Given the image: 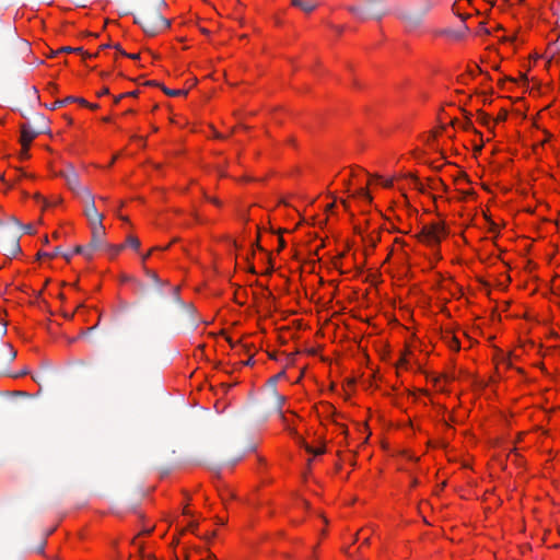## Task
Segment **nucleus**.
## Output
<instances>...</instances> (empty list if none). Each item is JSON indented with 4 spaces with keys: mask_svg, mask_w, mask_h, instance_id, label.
<instances>
[{
    "mask_svg": "<svg viewBox=\"0 0 560 560\" xmlns=\"http://www.w3.org/2000/svg\"><path fill=\"white\" fill-rule=\"evenodd\" d=\"M147 275L151 278V280H152L154 283H156V284H160V283H161L160 279H159V277H158V275H156L155 272L148 270V271H147Z\"/></svg>",
    "mask_w": 560,
    "mask_h": 560,
    "instance_id": "obj_23",
    "label": "nucleus"
},
{
    "mask_svg": "<svg viewBox=\"0 0 560 560\" xmlns=\"http://www.w3.org/2000/svg\"><path fill=\"white\" fill-rule=\"evenodd\" d=\"M120 219H121L122 221H128V218H127V217H122V215H120Z\"/></svg>",
    "mask_w": 560,
    "mask_h": 560,
    "instance_id": "obj_60",
    "label": "nucleus"
},
{
    "mask_svg": "<svg viewBox=\"0 0 560 560\" xmlns=\"http://www.w3.org/2000/svg\"><path fill=\"white\" fill-rule=\"evenodd\" d=\"M257 240H259V237ZM255 245L257 246L258 249L264 250V248L259 245V241H256Z\"/></svg>",
    "mask_w": 560,
    "mask_h": 560,
    "instance_id": "obj_47",
    "label": "nucleus"
},
{
    "mask_svg": "<svg viewBox=\"0 0 560 560\" xmlns=\"http://www.w3.org/2000/svg\"><path fill=\"white\" fill-rule=\"evenodd\" d=\"M172 290H173L174 299H175L176 301H179V296H178V287H173V288H172Z\"/></svg>",
    "mask_w": 560,
    "mask_h": 560,
    "instance_id": "obj_34",
    "label": "nucleus"
},
{
    "mask_svg": "<svg viewBox=\"0 0 560 560\" xmlns=\"http://www.w3.org/2000/svg\"><path fill=\"white\" fill-rule=\"evenodd\" d=\"M95 328H96V325L88 328L85 332L86 334L92 332Z\"/></svg>",
    "mask_w": 560,
    "mask_h": 560,
    "instance_id": "obj_46",
    "label": "nucleus"
},
{
    "mask_svg": "<svg viewBox=\"0 0 560 560\" xmlns=\"http://www.w3.org/2000/svg\"><path fill=\"white\" fill-rule=\"evenodd\" d=\"M438 185H443L442 180L441 179H435V180H432V186L431 188L432 189H436L438 188Z\"/></svg>",
    "mask_w": 560,
    "mask_h": 560,
    "instance_id": "obj_32",
    "label": "nucleus"
},
{
    "mask_svg": "<svg viewBox=\"0 0 560 560\" xmlns=\"http://www.w3.org/2000/svg\"><path fill=\"white\" fill-rule=\"evenodd\" d=\"M184 514H185V515H188V514H189V511L185 509V510H184Z\"/></svg>",
    "mask_w": 560,
    "mask_h": 560,
    "instance_id": "obj_64",
    "label": "nucleus"
},
{
    "mask_svg": "<svg viewBox=\"0 0 560 560\" xmlns=\"http://www.w3.org/2000/svg\"><path fill=\"white\" fill-rule=\"evenodd\" d=\"M124 97H126V96L124 95V93H122V94H120L119 96H117V97L115 98V103H118V102H119L121 98H124Z\"/></svg>",
    "mask_w": 560,
    "mask_h": 560,
    "instance_id": "obj_44",
    "label": "nucleus"
},
{
    "mask_svg": "<svg viewBox=\"0 0 560 560\" xmlns=\"http://www.w3.org/2000/svg\"><path fill=\"white\" fill-rule=\"evenodd\" d=\"M107 47H112V45H109V44H104V45H102L100 48H101V49H105V48H107Z\"/></svg>",
    "mask_w": 560,
    "mask_h": 560,
    "instance_id": "obj_49",
    "label": "nucleus"
},
{
    "mask_svg": "<svg viewBox=\"0 0 560 560\" xmlns=\"http://www.w3.org/2000/svg\"><path fill=\"white\" fill-rule=\"evenodd\" d=\"M522 79H523L524 81H527V80H528V79H527V77H526L525 74H524V75H522Z\"/></svg>",
    "mask_w": 560,
    "mask_h": 560,
    "instance_id": "obj_63",
    "label": "nucleus"
},
{
    "mask_svg": "<svg viewBox=\"0 0 560 560\" xmlns=\"http://www.w3.org/2000/svg\"><path fill=\"white\" fill-rule=\"evenodd\" d=\"M370 542V538H365L363 545H368Z\"/></svg>",
    "mask_w": 560,
    "mask_h": 560,
    "instance_id": "obj_59",
    "label": "nucleus"
},
{
    "mask_svg": "<svg viewBox=\"0 0 560 560\" xmlns=\"http://www.w3.org/2000/svg\"><path fill=\"white\" fill-rule=\"evenodd\" d=\"M147 84H149V85H158V83H155L153 81L152 82H148Z\"/></svg>",
    "mask_w": 560,
    "mask_h": 560,
    "instance_id": "obj_61",
    "label": "nucleus"
},
{
    "mask_svg": "<svg viewBox=\"0 0 560 560\" xmlns=\"http://www.w3.org/2000/svg\"><path fill=\"white\" fill-rule=\"evenodd\" d=\"M126 244L129 245L130 247H132L136 250H138L139 247H140V241L138 240V237H136L133 235H129L127 237Z\"/></svg>",
    "mask_w": 560,
    "mask_h": 560,
    "instance_id": "obj_16",
    "label": "nucleus"
},
{
    "mask_svg": "<svg viewBox=\"0 0 560 560\" xmlns=\"http://www.w3.org/2000/svg\"><path fill=\"white\" fill-rule=\"evenodd\" d=\"M208 200L217 206H220L221 202L217 199V198H211V197H208Z\"/></svg>",
    "mask_w": 560,
    "mask_h": 560,
    "instance_id": "obj_39",
    "label": "nucleus"
},
{
    "mask_svg": "<svg viewBox=\"0 0 560 560\" xmlns=\"http://www.w3.org/2000/svg\"><path fill=\"white\" fill-rule=\"evenodd\" d=\"M556 25H557V27H559V28H560V15H559V16H558V19H557Z\"/></svg>",
    "mask_w": 560,
    "mask_h": 560,
    "instance_id": "obj_51",
    "label": "nucleus"
},
{
    "mask_svg": "<svg viewBox=\"0 0 560 560\" xmlns=\"http://www.w3.org/2000/svg\"><path fill=\"white\" fill-rule=\"evenodd\" d=\"M20 154H21L22 159H27L28 158V149L24 150V147L22 145Z\"/></svg>",
    "mask_w": 560,
    "mask_h": 560,
    "instance_id": "obj_30",
    "label": "nucleus"
},
{
    "mask_svg": "<svg viewBox=\"0 0 560 560\" xmlns=\"http://www.w3.org/2000/svg\"><path fill=\"white\" fill-rule=\"evenodd\" d=\"M91 241L86 246H75V253L83 255L86 259H92L96 250L103 249V247H105V229L98 228L95 230H91Z\"/></svg>",
    "mask_w": 560,
    "mask_h": 560,
    "instance_id": "obj_4",
    "label": "nucleus"
},
{
    "mask_svg": "<svg viewBox=\"0 0 560 560\" xmlns=\"http://www.w3.org/2000/svg\"><path fill=\"white\" fill-rule=\"evenodd\" d=\"M470 126H471V122H470V121H468V122L464 126V128H465V129H469V128H470Z\"/></svg>",
    "mask_w": 560,
    "mask_h": 560,
    "instance_id": "obj_52",
    "label": "nucleus"
},
{
    "mask_svg": "<svg viewBox=\"0 0 560 560\" xmlns=\"http://www.w3.org/2000/svg\"><path fill=\"white\" fill-rule=\"evenodd\" d=\"M353 85H354L355 88H360V86H361V85H360V83H359V81H357V80H354V81H353Z\"/></svg>",
    "mask_w": 560,
    "mask_h": 560,
    "instance_id": "obj_50",
    "label": "nucleus"
},
{
    "mask_svg": "<svg viewBox=\"0 0 560 560\" xmlns=\"http://www.w3.org/2000/svg\"><path fill=\"white\" fill-rule=\"evenodd\" d=\"M84 215L88 218L91 230L95 229H105L103 225L104 215L97 211L95 207V202L91 205H85L84 207Z\"/></svg>",
    "mask_w": 560,
    "mask_h": 560,
    "instance_id": "obj_6",
    "label": "nucleus"
},
{
    "mask_svg": "<svg viewBox=\"0 0 560 560\" xmlns=\"http://www.w3.org/2000/svg\"><path fill=\"white\" fill-rule=\"evenodd\" d=\"M341 203L343 205V207L347 209L348 208V202L346 200H341Z\"/></svg>",
    "mask_w": 560,
    "mask_h": 560,
    "instance_id": "obj_56",
    "label": "nucleus"
},
{
    "mask_svg": "<svg viewBox=\"0 0 560 560\" xmlns=\"http://www.w3.org/2000/svg\"><path fill=\"white\" fill-rule=\"evenodd\" d=\"M284 375V371L280 372L278 375L271 378V383L275 386L276 382Z\"/></svg>",
    "mask_w": 560,
    "mask_h": 560,
    "instance_id": "obj_31",
    "label": "nucleus"
},
{
    "mask_svg": "<svg viewBox=\"0 0 560 560\" xmlns=\"http://www.w3.org/2000/svg\"><path fill=\"white\" fill-rule=\"evenodd\" d=\"M73 102H77L79 103L80 105H88V102L84 100V98H81V97H74V96H68L63 100H58V101H55L54 103H51L50 105H48L47 107L51 110L56 109V108H59V107H62L65 105H69V103H73Z\"/></svg>",
    "mask_w": 560,
    "mask_h": 560,
    "instance_id": "obj_8",
    "label": "nucleus"
},
{
    "mask_svg": "<svg viewBox=\"0 0 560 560\" xmlns=\"http://www.w3.org/2000/svg\"><path fill=\"white\" fill-rule=\"evenodd\" d=\"M12 220L15 222V224H18L21 228L22 223L19 220H16L15 218H13Z\"/></svg>",
    "mask_w": 560,
    "mask_h": 560,
    "instance_id": "obj_55",
    "label": "nucleus"
},
{
    "mask_svg": "<svg viewBox=\"0 0 560 560\" xmlns=\"http://www.w3.org/2000/svg\"><path fill=\"white\" fill-rule=\"evenodd\" d=\"M38 257H49V253H38Z\"/></svg>",
    "mask_w": 560,
    "mask_h": 560,
    "instance_id": "obj_45",
    "label": "nucleus"
},
{
    "mask_svg": "<svg viewBox=\"0 0 560 560\" xmlns=\"http://www.w3.org/2000/svg\"><path fill=\"white\" fill-rule=\"evenodd\" d=\"M450 347L454 350H459L460 343L456 337H451Z\"/></svg>",
    "mask_w": 560,
    "mask_h": 560,
    "instance_id": "obj_20",
    "label": "nucleus"
},
{
    "mask_svg": "<svg viewBox=\"0 0 560 560\" xmlns=\"http://www.w3.org/2000/svg\"><path fill=\"white\" fill-rule=\"evenodd\" d=\"M479 117H480V121L483 125H488L490 122V117L486 113L479 112Z\"/></svg>",
    "mask_w": 560,
    "mask_h": 560,
    "instance_id": "obj_22",
    "label": "nucleus"
},
{
    "mask_svg": "<svg viewBox=\"0 0 560 560\" xmlns=\"http://www.w3.org/2000/svg\"><path fill=\"white\" fill-rule=\"evenodd\" d=\"M285 247V241L283 240L282 236L279 237V247H278V250H282L283 248Z\"/></svg>",
    "mask_w": 560,
    "mask_h": 560,
    "instance_id": "obj_28",
    "label": "nucleus"
},
{
    "mask_svg": "<svg viewBox=\"0 0 560 560\" xmlns=\"http://www.w3.org/2000/svg\"><path fill=\"white\" fill-rule=\"evenodd\" d=\"M126 57H128V58H130V59L136 60V59H138V58H139V54H127V52H126Z\"/></svg>",
    "mask_w": 560,
    "mask_h": 560,
    "instance_id": "obj_37",
    "label": "nucleus"
},
{
    "mask_svg": "<svg viewBox=\"0 0 560 560\" xmlns=\"http://www.w3.org/2000/svg\"><path fill=\"white\" fill-rule=\"evenodd\" d=\"M249 271H250L252 273H256V270H255V268H254V266H253V265L249 267Z\"/></svg>",
    "mask_w": 560,
    "mask_h": 560,
    "instance_id": "obj_53",
    "label": "nucleus"
},
{
    "mask_svg": "<svg viewBox=\"0 0 560 560\" xmlns=\"http://www.w3.org/2000/svg\"><path fill=\"white\" fill-rule=\"evenodd\" d=\"M44 128L35 129L31 127L28 124H24L21 126V144L24 147V150L30 149L32 141L40 133H44Z\"/></svg>",
    "mask_w": 560,
    "mask_h": 560,
    "instance_id": "obj_7",
    "label": "nucleus"
},
{
    "mask_svg": "<svg viewBox=\"0 0 560 560\" xmlns=\"http://www.w3.org/2000/svg\"><path fill=\"white\" fill-rule=\"evenodd\" d=\"M409 177L412 180L415 188L418 189L420 192L424 194L425 192V187L420 182V179L416 175H412V174H410Z\"/></svg>",
    "mask_w": 560,
    "mask_h": 560,
    "instance_id": "obj_15",
    "label": "nucleus"
},
{
    "mask_svg": "<svg viewBox=\"0 0 560 560\" xmlns=\"http://www.w3.org/2000/svg\"><path fill=\"white\" fill-rule=\"evenodd\" d=\"M58 52H75V54H82L84 58H91L92 57V55L85 52L82 47L72 48L70 46H65V47H61L55 54H58Z\"/></svg>",
    "mask_w": 560,
    "mask_h": 560,
    "instance_id": "obj_12",
    "label": "nucleus"
},
{
    "mask_svg": "<svg viewBox=\"0 0 560 560\" xmlns=\"http://www.w3.org/2000/svg\"><path fill=\"white\" fill-rule=\"evenodd\" d=\"M432 7L431 0H423L419 8L399 12L398 18L404 22L408 31H415L421 25L423 18Z\"/></svg>",
    "mask_w": 560,
    "mask_h": 560,
    "instance_id": "obj_3",
    "label": "nucleus"
},
{
    "mask_svg": "<svg viewBox=\"0 0 560 560\" xmlns=\"http://www.w3.org/2000/svg\"><path fill=\"white\" fill-rule=\"evenodd\" d=\"M228 342H230L231 346H234V343L232 342V340L230 338H226Z\"/></svg>",
    "mask_w": 560,
    "mask_h": 560,
    "instance_id": "obj_62",
    "label": "nucleus"
},
{
    "mask_svg": "<svg viewBox=\"0 0 560 560\" xmlns=\"http://www.w3.org/2000/svg\"><path fill=\"white\" fill-rule=\"evenodd\" d=\"M164 0H145L135 15V23L141 26L149 36H155L170 26V21L162 16L161 9Z\"/></svg>",
    "mask_w": 560,
    "mask_h": 560,
    "instance_id": "obj_1",
    "label": "nucleus"
},
{
    "mask_svg": "<svg viewBox=\"0 0 560 560\" xmlns=\"http://www.w3.org/2000/svg\"><path fill=\"white\" fill-rule=\"evenodd\" d=\"M377 241H378V236H376V237L370 236L365 240V242H368L372 248H374L376 246Z\"/></svg>",
    "mask_w": 560,
    "mask_h": 560,
    "instance_id": "obj_24",
    "label": "nucleus"
},
{
    "mask_svg": "<svg viewBox=\"0 0 560 560\" xmlns=\"http://www.w3.org/2000/svg\"><path fill=\"white\" fill-rule=\"evenodd\" d=\"M85 106H86V107H90L91 109H95V108H97V107H98V105H97V104H89V103H88V105H85Z\"/></svg>",
    "mask_w": 560,
    "mask_h": 560,
    "instance_id": "obj_43",
    "label": "nucleus"
},
{
    "mask_svg": "<svg viewBox=\"0 0 560 560\" xmlns=\"http://www.w3.org/2000/svg\"><path fill=\"white\" fill-rule=\"evenodd\" d=\"M254 362L255 361H254L253 357H249L248 360L244 362V364L245 365H252V364H254Z\"/></svg>",
    "mask_w": 560,
    "mask_h": 560,
    "instance_id": "obj_41",
    "label": "nucleus"
},
{
    "mask_svg": "<svg viewBox=\"0 0 560 560\" xmlns=\"http://www.w3.org/2000/svg\"><path fill=\"white\" fill-rule=\"evenodd\" d=\"M285 401V397L273 390V405L275 408L281 413V408Z\"/></svg>",
    "mask_w": 560,
    "mask_h": 560,
    "instance_id": "obj_14",
    "label": "nucleus"
},
{
    "mask_svg": "<svg viewBox=\"0 0 560 560\" xmlns=\"http://www.w3.org/2000/svg\"><path fill=\"white\" fill-rule=\"evenodd\" d=\"M163 92L168 96H179V95H186V90H170L167 88H162Z\"/></svg>",
    "mask_w": 560,
    "mask_h": 560,
    "instance_id": "obj_17",
    "label": "nucleus"
},
{
    "mask_svg": "<svg viewBox=\"0 0 560 560\" xmlns=\"http://www.w3.org/2000/svg\"><path fill=\"white\" fill-rule=\"evenodd\" d=\"M506 116H508V113L506 112H502L498 115L495 121L499 122V121H504L506 119Z\"/></svg>",
    "mask_w": 560,
    "mask_h": 560,
    "instance_id": "obj_26",
    "label": "nucleus"
},
{
    "mask_svg": "<svg viewBox=\"0 0 560 560\" xmlns=\"http://www.w3.org/2000/svg\"><path fill=\"white\" fill-rule=\"evenodd\" d=\"M21 250V247L19 245L18 238H14V243L12 245L11 254H16Z\"/></svg>",
    "mask_w": 560,
    "mask_h": 560,
    "instance_id": "obj_25",
    "label": "nucleus"
},
{
    "mask_svg": "<svg viewBox=\"0 0 560 560\" xmlns=\"http://www.w3.org/2000/svg\"><path fill=\"white\" fill-rule=\"evenodd\" d=\"M121 280H122V281H128V280H131V278H129V277H127V276H124V277L121 278Z\"/></svg>",
    "mask_w": 560,
    "mask_h": 560,
    "instance_id": "obj_57",
    "label": "nucleus"
},
{
    "mask_svg": "<svg viewBox=\"0 0 560 560\" xmlns=\"http://www.w3.org/2000/svg\"><path fill=\"white\" fill-rule=\"evenodd\" d=\"M445 233V228L440 223H435L423 228L419 234V238L430 245H438L441 241L442 234Z\"/></svg>",
    "mask_w": 560,
    "mask_h": 560,
    "instance_id": "obj_5",
    "label": "nucleus"
},
{
    "mask_svg": "<svg viewBox=\"0 0 560 560\" xmlns=\"http://www.w3.org/2000/svg\"><path fill=\"white\" fill-rule=\"evenodd\" d=\"M200 31L203 33V34H209V31L206 30V28H200Z\"/></svg>",
    "mask_w": 560,
    "mask_h": 560,
    "instance_id": "obj_58",
    "label": "nucleus"
},
{
    "mask_svg": "<svg viewBox=\"0 0 560 560\" xmlns=\"http://www.w3.org/2000/svg\"><path fill=\"white\" fill-rule=\"evenodd\" d=\"M304 448L306 450V452L308 453H312L314 455H322L325 453V447L322 446V447H318V448H314L312 446H310L308 444L304 443Z\"/></svg>",
    "mask_w": 560,
    "mask_h": 560,
    "instance_id": "obj_19",
    "label": "nucleus"
},
{
    "mask_svg": "<svg viewBox=\"0 0 560 560\" xmlns=\"http://www.w3.org/2000/svg\"><path fill=\"white\" fill-rule=\"evenodd\" d=\"M383 185H384V187H386V188H390V187L393 186V180H392V179L385 180V182L383 183Z\"/></svg>",
    "mask_w": 560,
    "mask_h": 560,
    "instance_id": "obj_38",
    "label": "nucleus"
},
{
    "mask_svg": "<svg viewBox=\"0 0 560 560\" xmlns=\"http://www.w3.org/2000/svg\"><path fill=\"white\" fill-rule=\"evenodd\" d=\"M35 198H36L37 200H42V201H43L44 207H47V206H48V202H47L45 199H43L39 195H35Z\"/></svg>",
    "mask_w": 560,
    "mask_h": 560,
    "instance_id": "obj_40",
    "label": "nucleus"
},
{
    "mask_svg": "<svg viewBox=\"0 0 560 560\" xmlns=\"http://www.w3.org/2000/svg\"><path fill=\"white\" fill-rule=\"evenodd\" d=\"M48 88L51 90V91H56L57 90V85L55 83H49L48 84Z\"/></svg>",
    "mask_w": 560,
    "mask_h": 560,
    "instance_id": "obj_42",
    "label": "nucleus"
},
{
    "mask_svg": "<svg viewBox=\"0 0 560 560\" xmlns=\"http://www.w3.org/2000/svg\"><path fill=\"white\" fill-rule=\"evenodd\" d=\"M79 198L85 203L91 205L95 202L93 194L88 187L80 186L77 190H73Z\"/></svg>",
    "mask_w": 560,
    "mask_h": 560,
    "instance_id": "obj_10",
    "label": "nucleus"
},
{
    "mask_svg": "<svg viewBox=\"0 0 560 560\" xmlns=\"http://www.w3.org/2000/svg\"><path fill=\"white\" fill-rule=\"evenodd\" d=\"M63 177L67 182L68 187L72 191L77 190V188H79L81 186L79 176H78L77 172L74 171V168L70 167L67 172L63 173Z\"/></svg>",
    "mask_w": 560,
    "mask_h": 560,
    "instance_id": "obj_9",
    "label": "nucleus"
},
{
    "mask_svg": "<svg viewBox=\"0 0 560 560\" xmlns=\"http://www.w3.org/2000/svg\"><path fill=\"white\" fill-rule=\"evenodd\" d=\"M74 254H77V253H75V247L73 248V250H72V252H70V253H66V254H63L62 256H63L67 260H70V259H71V257H72Z\"/></svg>",
    "mask_w": 560,
    "mask_h": 560,
    "instance_id": "obj_33",
    "label": "nucleus"
},
{
    "mask_svg": "<svg viewBox=\"0 0 560 560\" xmlns=\"http://www.w3.org/2000/svg\"><path fill=\"white\" fill-rule=\"evenodd\" d=\"M21 230L26 234L34 233V228L32 226V224H21Z\"/></svg>",
    "mask_w": 560,
    "mask_h": 560,
    "instance_id": "obj_21",
    "label": "nucleus"
},
{
    "mask_svg": "<svg viewBox=\"0 0 560 560\" xmlns=\"http://www.w3.org/2000/svg\"><path fill=\"white\" fill-rule=\"evenodd\" d=\"M152 250H150L148 254L143 255L142 259L145 260L150 255H151Z\"/></svg>",
    "mask_w": 560,
    "mask_h": 560,
    "instance_id": "obj_48",
    "label": "nucleus"
},
{
    "mask_svg": "<svg viewBox=\"0 0 560 560\" xmlns=\"http://www.w3.org/2000/svg\"><path fill=\"white\" fill-rule=\"evenodd\" d=\"M125 244L121 245H110L105 242V247L103 250H106L112 257L116 256L121 249H124Z\"/></svg>",
    "mask_w": 560,
    "mask_h": 560,
    "instance_id": "obj_13",
    "label": "nucleus"
},
{
    "mask_svg": "<svg viewBox=\"0 0 560 560\" xmlns=\"http://www.w3.org/2000/svg\"><path fill=\"white\" fill-rule=\"evenodd\" d=\"M120 55L126 56V52L121 49L119 44L112 45Z\"/></svg>",
    "mask_w": 560,
    "mask_h": 560,
    "instance_id": "obj_29",
    "label": "nucleus"
},
{
    "mask_svg": "<svg viewBox=\"0 0 560 560\" xmlns=\"http://www.w3.org/2000/svg\"><path fill=\"white\" fill-rule=\"evenodd\" d=\"M109 94L108 88L104 86L101 91L97 92V96L101 97L103 95Z\"/></svg>",
    "mask_w": 560,
    "mask_h": 560,
    "instance_id": "obj_27",
    "label": "nucleus"
},
{
    "mask_svg": "<svg viewBox=\"0 0 560 560\" xmlns=\"http://www.w3.org/2000/svg\"><path fill=\"white\" fill-rule=\"evenodd\" d=\"M291 4L305 13H311L317 8V3L313 1L291 0Z\"/></svg>",
    "mask_w": 560,
    "mask_h": 560,
    "instance_id": "obj_11",
    "label": "nucleus"
},
{
    "mask_svg": "<svg viewBox=\"0 0 560 560\" xmlns=\"http://www.w3.org/2000/svg\"><path fill=\"white\" fill-rule=\"evenodd\" d=\"M334 207H335V202H332V203L328 205V206H327V210H330V209H332Z\"/></svg>",
    "mask_w": 560,
    "mask_h": 560,
    "instance_id": "obj_54",
    "label": "nucleus"
},
{
    "mask_svg": "<svg viewBox=\"0 0 560 560\" xmlns=\"http://www.w3.org/2000/svg\"><path fill=\"white\" fill-rule=\"evenodd\" d=\"M354 196L361 197L362 199H365L368 202L372 201V196L365 188L358 189Z\"/></svg>",
    "mask_w": 560,
    "mask_h": 560,
    "instance_id": "obj_18",
    "label": "nucleus"
},
{
    "mask_svg": "<svg viewBox=\"0 0 560 560\" xmlns=\"http://www.w3.org/2000/svg\"><path fill=\"white\" fill-rule=\"evenodd\" d=\"M139 92L136 90V91H132V92H128V93H124L125 96H131V97H136L138 96Z\"/></svg>",
    "mask_w": 560,
    "mask_h": 560,
    "instance_id": "obj_36",
    "label": "nucleus"
},
{
    "mask_svg": "<svg viewBox=\"0 0 560 560\" xmlns=\"http://www.w3.org/2000/svg\"><path fill=\"white\" fill-rule=\"evenodd\" d=\"M347 9L361 22L370 19L381 21L388 14V8L385 5V0H365L362 4L349 5Z\"/></svg>",
    "mask_w": 560,
    "mask_h": 560,
    "instance_id": "obj_2",
    "label": "nucleus"
},
{
    "mask_svg": "<svg viewBox=\"0 0 560 560\" xmlns=\"http://www.w3.org/2000/svg\"><path fill=\"white\" fill-rule=\"evenodd\" d=\"M60 253V248L59 247H56L54 250H51V253L49 254V258H52L55 256H57L58 254Z\"/></svg>",
    "mask_w": 560,
    "mask_h": 560,
    "instance_id": "obj_35",
    "label": "nucleus"
}]
</instances>
